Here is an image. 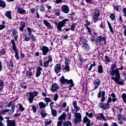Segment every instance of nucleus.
<instances>
[{"label": "nucleus", "mask_w": 126, "mask_h": 126, "mask_svg": "<svg viewBox=\"0 0 126 126\" xmlns=\"http://www.w3.org/2000/svg\"><path fill=\"white\" fill-rule=\"evenodd\" d=\"M111 96L112 97V102H113V103L118 101V99L116 98V94L114 93H112Z\"/></svg>", "instance_id": "bb28decb"}, {"label": "nucleus", "mask_w": 126, "mask_h": 126, "mask_svg": "<svg viewBox=\"0 0 126 126\" xmlns=\"http://www.w3.org/2000/svg\"><path fill=\"white\" fill-rule=\"evenodd\" d=\"M27 96L29 97V101L30 103H32V92H30L29 95Z\"/></svg>", "instance_id": "7c9ffc66"}, {"label": "nucleus", "mask_w": 126, "mask_h": 126, "mask_svg": "<svg viewBox=\"0 0 126 126\" xmlns=\"http://www.w3.org/2000/svg\"><path fill=\"white\" fill-rule=\"evenodd\" d=\"M55 14L56 16H60L61 13H60V9H56L54 10Z\"/></svg>", "instance_id": "2f4dec72"}, {"label": "nucleus", "mask_w": 126, "mask_h": 126, "mask_svg": "<svg viewBox=\"0 0 126 126\" xmlns=\"http://www.w3.org/2000/svg\"><path fill=\"white\" fill-rule=\"evenodd\" d=\"M124 15L126 17V8H124L123 9Z\"/></svg>", "instance_id": "774afa93"}, {"label": "nucleus", "mask_w": 126, "mask_h": 126, "mask_svg": "<svg viewBox=\"0 0 126 126\" xmlns=\"http://www.w3.org/2000/svg\"><path fill=\"white\" fill-rule=\"evenodd\" d=\"M63 126H72V125L71 124V122H70V121H67V122H65L63 123Z\"/></svg>", "instance_id": "473e14b6"}, {"label": "nucleus", "mask_w": 126, "mask_h": 126, "mask_svg": "<svg viewBox=\"0 0 126 126\" xmlns=\"http://www.w3.org/2000/svg\"><path fill=\"white\" fill-rule=\"evenodd\" d=\"M32 109L33 113H35L37 111V109H36V107H35V106H33Z\"/></svg>", "instance_id": "69168bd1"}, {"label": "nucleus", "mask_w": 126, "mask_h": 126, "mask_svg": "<svg viewBox=\"0 0 126 126\" xmlns=\"http://www.w3.org/2000/svg\"><path fill=\"white\" fill-rule=\"evenodd\" d=\"M8 112H9V109H5L0 112V115H4L5 113H8Z\"/></svg>", "instance_id": "58836bf2"}, {"label": "nucleus", "mask_w": 126, "mask_h": 126, "mask_svg": "<svg viewBox=\"0 0 126 126\" xmlns=\"http://www.w3.org/2000/svg\"><path fill=\"white\" fill-rule=\"evenodd\" d=\"M19 110L21 111V112H23L24 110H25V108L23 107V106H22V104H19Z\"/></svg>", "instance_id": "de8ad7c7"}, {"label": "nucleus", "mask_w": 126, "mask_h": 126, "mask_svg": "<svg viewBox=\"0 0 126 126\" xmlns=\"http://www.w3.org/2000/svg\"><path fill=\"white\" fill-rule=\"evenodd\" d=\"M112 101H113L112 97H109L108 98V101H107V103L109 105V103H111V102H112Z\"/></svg>", "instance_id": "13d9d810"}, {"label": "nucleus", "mask_w": 126, "mask_h": 126, "mask_svg": "<svg viewBox=\"0 0 126 126\" xmlns=\"http://www.w3.org/2000/svg\"><path fill=\"white\" fill-rule=\"evenodd\" d=\"M38 95V93L36 91H34L32 93V100L33 101V99H34V97H36Z\"/></svg>", "instance_id": "4c0bfd02"}, {"label": "nucleus", "mask_w": 126, "mask_h": 126, "mask_svg": "<svg viewBox=\"0 0 126 126\" xmlns=\"http://www.w3.org/2000/svg\"><path fill=\"white\" fill-rule=\"evenodd\" d=\"M84 26L87 28L88 32H89V34H90V35H92V32H91V30L90 29V28H89V27H88L86 24H84Z\"/></svg>", "instance_id": "c9c22d12"}, {"label": "nucleus", "mask_w": 126, "mask_h": 126, "mask_svg": "<svg viewBox=\"0 0 126 126\" xmlns=\"http://www.w3.org/2000/svg\"><path fill=\"white\" fill-rule=\"evenodd\" d=\"M118 121H126V117H124L122 114H118L117 115Z\"/></svg>", "instance_id": "4be33fe9"}, {"label": "nucleus", "mask_w": 126, "mask_h": 126, "mask_svg": "<svg viewBox=\"0 0 126 126\" xmlns=\"http://www.w3.org/2000/svg\"><path fill=\"white\" fill-rule=\"evenodd\" d=\"M111 70L110 71V75H111V76H114V75H116V72L115 71V68H117V64L115 63L113 64L111 67Z\"/></svg>", "instance_id": "9d476101"}, {"label": "nucleus", "mask_w": 126, "mask_h": 126, "mask_svg": "<svg viewBox=\"0 0 126 126\" xmlns=\"http://www.w3.org/2000/svg\"><path fill=\"white\" fill-rule=\"evenodd\" d=\"M49 63H49V61H45L43 63V66H44V67H47L48 66H49Z\"/></svg>", "instance_id": "c03bdc74"}, {"label": "nucleus", "mask_w": 126, "mask_h": 126, "mask_svg": "<svg viewBox=\"0 0 126 126\" xmlns=\"http://www.w3.org/2000/svg\"><path fill=\"white\" fill-rule=\"evenodd\" d=\"M0 53L1 55H5V51L4 50V49H2L0 50Z\"/></svg>", "instance_id": "bf43d9fd"}, {"label": "nucleus", "mask_w": 126, "mask_h": 126, "mask_svg": "<svg viewBox=\"0 0 126 126\" xmlns=\"http://www.w3.org/2000/svg\"><path fill=\"white\" fill-rule=\"evenodd\" d=\"M96 41L97 43H101V42H104V44H106V38L105 37H102V36H98L96 39Z\"/></svg>", "instance_id": "dca6fc26"}, {"label": "nucleus", "mask_w": 126, "mask_h": 126, "mask_svg": "<svg viewBox=\"0 0 126 126\" xmlns=\"http://www.w3.org/2000/svg\"><path fill=\"white\" fill-rule=\"evenodd\" d=\"M13 103V102L12 101H10L9 103L7 105V107L8 108H10V107H12L11 109L8 113L9 116H12V114L13 113H14V110H15V107L14 106V104Z\"/></svg>", "instance_id": "39448f33"}, {"label": "nucleus", "mask_w": 126, "mask_h": 126, "mask_svg": "<svg viewBox=\"0 0 126 126\" xmlns=\"http://www.w3.org/2000/svg\"><path fill=\"white\" fill-rule=\"evenodd\" d=\"M74 108V109H75L76 113H77L78 112V111H79V110H80V108L78 106H75Z\"/></svg>", "instance_id": "0e129e2a"}, {"label": "nucleus", "mask_w": 126, "mask_h": 126, "mask_svg": "<svg viewBox=\"0 0 126 126\" xmlns=\"http://www.w3.org/2000/svg\"><path fill=\"white\" fill-rule=\"evenodd\" d=\"M38 105L39 106L40 109H45L46 108V106H47L46 104H45V103L43 102H40L38 103Z\"/></svg>", "instance_id": "b1692460"}, {"label": "nucleus", "mask_w": 126, "mask_h": 126, "mask_svg": "<svg viewBox=\"0 0 126 126\" xmlns=\"http://www.w3.org/2000/svg\"><path fill=\"white\" fill-rule=\"evenodd\" d=\"M59 88H60V87L58 86V85L57 84V83H54L52 85L51 88H50V91L53 92V93H55V92H57L58 90H59Z\"/></svg>", "instance_id": "0eeeda50"}, {"label": "nucleus", "mask_w": 126, "mask_h": 126, "mask_svg": "<svg viewBox=\"0 0 126 126\" xmlns=\"http://www.w3.org/2000/svg\"><path fill=\"white\" fill-rule=\"evenodd\" d=\"M115 17L116 16H115V14H114L113 13L111 14L110 16V18H111V19H112V20H115Z\"/></svg>", "instance_id": "5fc2aeb1"}, {"label": "nucleus", "mask_w": 126, "mask_h": 126, "mask_svg": "<svg viewBox=\"0 0 126 126\" xmlns=\"http://www.w3.org/2000/svg\"><path fill=\"white\" fill-rule=\"evenodd\" d=\"M47 62H48V63H52V62H53V58H52V57H51V56H49L48 57V60H47Z\"/></svg>", "instance_id": "052dcab7"}, {"label": "nucleus", "mask_w": 126, "mask_h": 126, "mask_svg": "<svg viewBox=\"0 0 126 126\" xmlns=\"http://www.w3.org/2000/svg\"><path fill=\"white\" fill-rule=\"evenodd\" d=\"M75 26H76V24L75 23L72 24L70 26V30L71 31H74V29H75Z\"/></svg>", "instance_id": "e433bc0d"}, {"label": "nucleus", "mask_w": 126, "mask_h": 126, "mask_svg": "<svg viewBox=\"0 0 126 126\" xmlns=\"http://www.w3.org/2000/svg\"><path fill=\"white\" fill-rule=\"evenodd\" d=\"M63 70L64 72H68V71H70L69 65H65V67L63 68Z\"/></svg>", "instance_id": "393cba45"}, {"label": "nucleus", "mask_w": 126, "mask_h": 126, "mask_svg": "<svg viewBox=\"0 0 126 126\" xmlns=\"http://www.w3.org/2000/svg\"><path fill=\"white\" fill-rule=\"evenodd\" d=\"M122 97L124 103H126V94L125 93L123 94L122 95Z\"/></svg>", "instance_id": "49530a36"}, {"label": "nucleus", "mask_w": 126, "mask_h": 126, "mask_svg": "<svg viewBox=\"0 0 126 126\" xmlns=\"http://www.w3.org/2000/svg\"><path fill=\"white\" fill-rule=\"evenodd\" d=\"M43 23L44 24H45V26H46V27L48 28V29H52V28H53V27L51 25V23H50L47 20H44Z\"/></svg>", "instance_id": "aec40b11"}, {"label": "nucleus", "mask_w": 126, "mask_h": 126, "mask_svg": "<svg viewBox=\"0 0 126 126\" xmlns=\"http://www.w3.org/2000/svg\"><path fill=\"white\" fill-rule=\"evenodd\" d=\"M65 119V114L63 113L58 119L59 122L57 123V126H61L63 125V121Z\"/></svg>", "instance_id": "6e6552de"}, {"label": "nucleus", "mask_w": 126, "mask_h": 126, "mask_svg": "<svg viewBox=\"0 0 126 126\" xmlns=\"http://www.w3.org/2000/svg\"><path fill=\"white\" fill-rule=\"evenodd\" d=\"M9 63H10V66H11V67H13L14 64H13V62H12V61L10 60L9 61Z\"/></svg>", "instance_id": "338daca9"}, {"label": "nucleus", "mask_w": 126, "mask_h": 126, "mask_svg": "<svg viewBox=\"0 0 126 126\" xmlns=\"http://www.w3.org/2000/svg\"><path fill=\"white\" fill-rule=\"evenodd\" d=\"M39 10L41 11V12H44V11H45V7L44 6V5H40Z\"/></svg>", "instance_id": "79ce46f5"}, {"label": "nucleus", "mask_w": 126, "mask_h": 126, "mask_svg": "<svg viewBox=\"0 0 126 126\" xmlns=\"http://www.w3.org/2000/svg\"><path fill=\"white\" fill-rule=\"evenodd\" d=\"M99 107L100 108V109H103V110H107V109H109L110 108V106L107 103H106V104L100 103Z\"/></svg>", "instance_id": "2eb2a0df"}, {"label": "nucleus", "mask_w": 126, "mask_h": 126, "mask_svg": "<svg viewBox=\"0 0 126 126\" xmlns=\"http://www.w3.org/2000/svg\"><path fill=\"white\" fill-rule=\"evenodd\" d=\"M68 19H64L63 21L59 22H55L54 24L56 25L57 31L59 32H63V29H62L64 25H65V23L67 22V21H69Z\"/></svg>", "instance_id": "f03ea898"}, {"label": "nucleus", "mask_w": 126, "mask_h": 126, "mask_svg": "<svg viewBox=\"0 0 126 126\" xmlns=\"http://www.w3.org/2000/svg\"><path fill=\"white\" fill-rule=\"evenodd\" d=\"M65 64L66 65H68L69 63H70V59H67L65 60Z\"/></svg>", "instance_id": "09e8293b"}, {"label": "nucleus", "mask_w": 126, "mask_h": 126, "mask_svg": "<svg viewBox=\"0 0 126 126\" xmlns=\"http://www.w3.org/2000/svg\"><path fill=\"white\" fill-rule=\"evenodd\" d=\"M17 9L18 12H19V13H20V14H24V13H25V12H26V11L23 9V8L20 7V6L17 7Z\"/></svg>", "instance_id": "412c9836"}, {"label": "nucleus", "mask_w": 126, "mask_h": 126, "mask_svg": "<svg viewBox=\"0 0 126 126\" xmlns=\"http://www.w3.org/2000/svg\"><path fill=\"white\" fill-rule=\"evenodd\" d=\"M98 72L99 73H103V66L99 65L98 66Z\"/></svg>", "instance_id": "c85d7f7f"}, {"label": "nucleus", "mask_w": 126, "mask_h": 126, "mask_svg": "<svg viewBox=\"0 0 126 126\" xmlns=\"http://www.w3.org/2000/svg\"><path fill=\"white\" fill-rule=\"evenodd\" d=\"M75 115V119L74 123L75 125H77V124H79L81 122V114L79 113H74Z\"/></svg>", "instance_id": "20e7f679"}, {"label": "nucleus", "mask_w": 126, "mask_h": 126, "mask_svg": "<svg viewBox=\"0 0 126 126\" xmlns=\"http://www.w3.org/2000/svg\"><path fill=\"white\" fill-rule=\"evenodd\" d=\"M124 69V67L122 66L121 68H119L115 69L116 74V77H112L111 79L114 80L116 84H118L119 85H123L124 84V80H121V75L120 74V70H122V69Z\"/></svg>", "instance_id": "f257e3e1"}, {"label": "nucleus", "mask_w": 126, "mask_h": 126, "mask_svg": "<svg viewBox=\"0 0 126 126\" xmlns=\"http://www.w3.org/2000/svg\"><path fill=\"white\" fill-rule=\"evenodd\" d=\"M86 116H87L88 117H89V118H92V116L93 115V114H92V113H89L88 112H86Z\"/></svg>", "instance_id": "6e6d98bb"}, {"label": "nucleus", "mask_w": 126, "mask_h": 126, "mask_svg": "<svg viewBox=\"0 0 126 126\" xmlns=\"http://www.w3.org/2000/svg\"><path fill=\"white\" fill-rule=\"evenodd\" d=\"M27 30L29 32L30 37H31V35H32L31 32L32 31V30H31L30 28H27Z\"/></svg>", "instance_id": "4d7b16f0"}, {"label": "nucleus", "mask_w": 126, "mask_h": 126, "mask_svg": "<svg viewBox=\"0 0 126 126\" xmlns=\"http://www.w3.org/2000/svg\"><path fill=\"white\" fill-rule=\"evenodd\" d=\"M104 58L107 63H111V59H110V57H108L107 55H105Z\"/></svg>", "instance_id": "8fccbe9b"}, {"label": "nucleus", "mask_w": 126, "mask_h": 126, "mask_svg": "<svg viewBox=\"0 0 126 126\" xmlns=\"http://www.w3.org/2000/svg\"><path fill=\"white\" fill-rule=\"evenodd\" d=\"M105 23L101 22V24L99 25V27L100 28H101V29H105Z\"/></svg>", "instance_id": "a18cd8bd"}, {"label": "nucleus", "mask_w": 126, "mask_h": 126, "mask_svg": "<svg viewBox=\"0 0 126 126\" xmlns=\"http://www.w3.org/2000/svg\"><path fill=\"white\" fill-rule=\"evenodd\" d=\"M100 16V12H99V10H95L94 12V22L95 23L97 22V20H98V17Z\"/></svg>", "instance_id": "1a4fd4ad"}, {"label": "nucleus", "mask_w": 126, "mask_h": 126, "mask_svg": "<svg viewBox=\"0 0 126 126\" xmlns=\"http://www.w3.org/2000/svg\"><path fill=\"white\" fill-rule=\"evenodd\" d=\"M20 25H21V27L25 28V23H24V22H23V21H22L20 23Z\"/></svg>", "instance_id": "e2e57ef3"}, {"label": "nucleus", "mask_w": 126, "mask_h": 126, "mask_svg": "<svg viewBox=\"0 0 126 126\" xmlns=\"http://www.w3.org/2000/svg\"><path fill=\"white\" fill-rule=\"evenodd\" d=\"M5 16H7V18L9 19H11V12L7 11L5 14Z\"/></svg>", "instance_id": "cd10ccee"}, {"label": "nucleus", "mask_w": 126, "mask_h": 126, "mask_svg": "<svg viewBox=\"0 0 126 126\" xmlns=\"http://www.w3.org/2000/svg\"><path fill=\"white\" fill-rule=\"evenodd\" d=\"M11 43L13 46L12 49L14 50H17V48H16V46H15V42L13 39H11Z\"/></svg>", "instance_id": "c756f323"}, {"label": "nucleus", "mask_w": 126, "mask_h": 126, "mask_svg": "<svg viewBox=\"0 0 126 126\" xmlns=\"http://www.w3.org/2000/svg\"><path fill=\"white\" fill-rule=\"evenodd\" d=\"M62 11L63 13H65V14H67L68 12H69V7L67 5H63L62 6Z\"/></svg>", "instance_id": "ddd939ff"}, {"label": "nucleus", "mask_w": 126, "mask_h": 126, "mask_svg": "<svg viewBox=\"0 0 126 126\" xmlns=\"http://www.w3.org/2000/svg\"><path fill=\"white\" fill-rule=\"evenodd\" d=\"M3 120V117L1 116L0 114V126H4V125L2 124V120Z\"/></svg>", "instance_id": "37998d69"}, {"label": "nucleus", "mask_w": 126, "mask_h": 126, "mask_svg": "<svg viewBox=\"0 0 126 126\" xmlns=\"http://www.w3.org/2000/svg\"><path fill=\"white\" fill-rule=\"evenodd\" d=\"M96 65V63H94L93 64H91L90 67L88 69L89 71H90L91 69H92V67L93 66H95Z\"/></svg>", "instance_id": "3c124183"}, {"label": "nucleus", "mask_w": 126, "mask_h": 126, "mask_svg": "<svg viewBox=\"0 0 126 126\" xmlns=\"http://www.w3.org/2000/svg\"><path fill=\"white\" fill-rule=\"evenodd\" d=\"M40 113L42 118H45V117L47 116V113H46V110L45 109H40Z\"/></svg>", "instance_id": "5701e85b"}, {"label": "nucleus", "mask_w": 126, "mask_h": 126, "mask_svg": "<svg viewBox=\"0 0 126 126\" xmlns=\"http://www.w3.org/2000/svg\"><path fill=\"white\" fill-rule=\"evenodd\" d=\"M45 101V102H46V106H48L49 103H50V102H52V99H51V98H48L47 97H45L44 99H43Z\"/></svg>", "instance_id": "a878e982"}, {"label": "nucleus", "mask_w": 126, "mask_h": 126, "mask_svg": "<svg viewBox=\"0 0 126 126\" xmlns=\"http://www.w3.org/2000/svg\"><path fill=\"white\" fill-rule=\"evenodd\" d=\"M100 83H101V81L100 80V79L97 78L95 80V82H94V90L97 89V88L99 87Z\"/></svg>", "instance_id": "f3484780"}, {"label": "nucleus", "mask_w": 126, "mask_h": 126, "mask_svg": "<svg viewBox=\"0 0 126 126\" xmlns=\"http://www.w3.org/2000/svg\"><path fill=\"white\" fill-rule=\"evenodd\" d=\"M83 122L84 124H86L87 123L86 126H91L90 124L91 123V121L88 119V118L87 116H85V118L83 119Z\"/></svg>", "instance_id": "6ab92c4d"}, {"label": "nucleus", "mask_w": 126, "mask_h": 126, "mask_svg": "<svg viewBox=\"0 0 126 126\" xmlns=\"http://www.w3.org/2000/svg\"><path fill=\"white\" fill-rule=\"evenodd\" d=\"M15 51V57L16 58V59L17 60V61H18V60H19V56H18V51L17 50V49H16L15 50H14Z\"/></svg>", "instance_id": "f704fd0d"}, {"label": "nucleus", "mask_w": 126, "mask_h": 126, "mask_svg": "<svg viewBox=\"0 0 126 126\" xmlns=\"http://www.w3.org/2000/svg\"><path fill=\"white\" fill-rule=\"evenodd\" d=\"M82 47L85 49L87 51H89V50H90V46L87 43V40H86V39L84 38L82 39Z\"/></svg>", "instance_id": "423d86ee"}, {"label": "nucleus", "mask_w": 126, "mask_h": 126, "mask_svg": "<svg viewBox=\"0 0 126 126\" xmlns=\"http://www.w3.org/2000/svg\"><path fill=\"white\" fill-rule=\"evenodd\" d=\"M40 50L42 52L43 56H47V54L49 53V47L43 46L42 47H40Z\"/></svg>", "instance_id": "9b49d317"}, {"label": "nucleus", "mask_w": 126, "mask_h": 126, "mask_svg": "<svg viewBox=\"0 0 126 126\" xmlns=\"http://www.w3.org/2000/svg\"><path fill=\"white\" fill-rule=\"evenodd\" d=\"M42 70H43V69H42V67L40 66L37 67L36 72L35 74L36 77H39L40 76L41 73H42Z\"/></svg>", "instance_id": "a211bd4d"}, {"label": "nucleus", "mask_w": 126, "mask_h": 126, "mask_svg": "<svg viewBox=\"0 0 126 126\" xmlns=\"http://www.w3.org/2000/svg\"><path fill=\"white\" fill-rule=\"evenodd\" d=\"M107 24H108V27L110 29V32H111V33H113L114 32V30H113V28L112 27V25H111V24L110 23V22L109 21H107Z\"/></svg>", "instance_id": "72a5a7b5"}, {"label": "nucleus", "mask_w": 126, "mask_h": 126, "mask_svg": "<svg viewBox=\"0 0 126 126\" xmlns=\"http://www.w3.org/2000/svg\"><path fill=\"white\" fill-rule=\"evenodd\" d=\"M51 112H52V116H53V117H57V113L56 110L52 109L51 110Z\"/></svg>", "instance_id": "a19ab883"}, {"label": "nucleus", "mask_w": 126, "mask_h": 126, "mask_svg": "<svg viewBox=\"0 0 126 126\" xmlns=\"http://www.w3.org/2000/svg\"><path fill=\"white\" fill-rule=\"evenodd\" d=\"M0 6L1 7H5V2L2 0L0 1Z\"/></svg>", "instance_id": "ea45409f"}, {"label": "nucleus", "mask_w": 126, "mask_h": 126, "mask_svg": "<svg viewBox=\"0 0 126 126\" xmlns=\"http://www.w3.org/2000/svg\"><path fill=\"white\" fill-rule=\"evenodd\" d=\"M50 124H52V121L51 120L49 121L45 122V125L46 126H49Z\"/></svg>", "instance_id": "680f3d73"}, {"label": "nucleus", "mask_w": 126, "mask_h": 126, "mask_svg": "<svg viewBox=\"0 0 126 126\" xmlns=\"http://www.w3.org/2000/svg\"><path fill=\"white\" fill-rule=\"evenodd\" d=\"M5 119L7 120L6 123L7 126H15V121L14 120H10L9 117H5Z\"/></svg>", "instance_id": "4468645a"}, {"label": "nucleus", "mask_w": 126, "mask_h": 126, "mask_svg": "<svg viewBox=\"0 0 126 126\" xmlns=\"http://www.w3.org/2000/svg\"><path fill=\"white\" fill-rule=\"evenodd\" d=\"M59 99V94H56L54 96V97L53 98L54 101H57Z\"/></svg>", "instance_id": "603ef678"}, {"label": "nucleus", "mask_w": 126, "mask_h": 126, "mask_svg": "<svg viewBox=\"0 0 126 126\" xmlns=\"http://www.w3.org/2000/svg\"><path fill=\"white\" fill-rule=\"evenodd\" d=\"M60 81L61 83H66V84H71V86H74V84L72 80H68L67 79H64V76H63L60 79Z\"/></svg>", "instance_id": "7ed1b4c3"}, {"label": "nucleus", "mask_w": 126, "mask_h": 126, "mask_svg": "<svg viewBox=\"0 0 126 126\" xmlns=\"http://www.w3.org/2000/svg\"><path fill=\"white\" fill-rule=\"evenodd\" d=\"M54 71L56 73H60L62 71V65H61V63H58L55 66Z\"/></svg>", "instance_id": "f8f14e48"}, {"label": "nucleus", "mask_w": 126, "mask_h": 126, "mask_svg": "<svg viewBox=\"0 0 126 126\" xmlns=\"http://www.w3.org/2000/svg\"><path fill=\"white\" fill-rule=\"evenodd\" d=\"M99 116H100V118H102V120H103V121H104V122H106V118H105V117L104 116V115H103V114L102 113H99Z\"/></svg>", "instance_id": "864d4df0"}]
</instances>
